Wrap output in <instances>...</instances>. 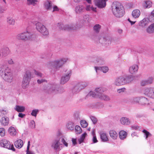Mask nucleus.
<instances>
[{"label": "nucleus", "instance_id": "f257e3e1", "mask_svg": "<svg viewBox=\"0 0 154 154\" xmlns=\"http://www.w3.org/2000/svg\"><path fill=\"white\" fill-rule=\"evenodd\" d=\"M0 75L5 81L9 83L13 82V76L11 69L7 65H2L0 67Z\"/></svg>", "mask_w": 154, "mask_h": 154}, {"label": "nucleus", "instance_id": "f03ea898", "mask_svg": "<svg viewBox=\"0 0 154 154\" xmlns=\"http://www.w3.org/2000/svg\"><path fill=\"white\" fill-rule=\"evenodd\" d=\"M0 75L5 81L9 83L13 82V76L11 69L7 65H2L0 67Z\"/></svg>", "mask_w": 154, "mask_h": 154}, {"label": "nucleus", "instance_id": "7ed1b4c3", "mask_svg": "<svg viewBox=\"0 0 154 154\" xmlns=\"http://www.w3.org/2000/svg\"><path fill=\"white\" fill-rule=\"evenodd\" d=\"M44 89L46 93L53 94H61L64 91L63 88H58L57 85L54 82L48 83L45 87Z\"/></svg>", "mask_w": 154, "mask_h": 154}, {"label": "nucleus", "instance_id": "20e7f679", "mask_svg": "<svg viewBox=\"0 0 154 154\" xmlns=\"http://www.w3.org/2000/svg\"><path fill=\"white\" fill-rule=\"evenodd\" d=\"M111 8L113 14L117 17H122L124 14L123 7L119 2H113L111 5Z\"/></svg>", "mask_w": 154, "mask_h": 154}, {"label": "nucleus", "instance_id": "39448f33", "mask_svg": "<svg viewBox=\"0 0 154 154\" xmlns=\"http://www.w3.org/2000/svg\"><path fill=\"white\" fill-rule=\"evenodd\" d=\"M68 60L67 58H63L60 60L53 61L47 64V66L50 69L54 70V71H57L61 67L63 64Z\"/></svg>", "mask_w": 154, "mask_h": 154}, {"label": "nucleus", "instance_id": "423d86ee", "mask_svg": "<svg viewBox=\"0 0 154 154\" xmlns=\"http://www.w3.org/2000/svg\"><path fill=\"white\" fill-rule=\"evenodd\" d=\"M151 98L154 99V88L146 87L145 88V104H149Z\"/></svg>", "mask_w": 154, "mask_h": 154}, {"label": "nucleus", "instance_id": "0eeeda50", "mask_svg": "<svg viewBox=\"0 0 154 154\" xmlns=\"http://www.w3.org/2000/svg\"><path fill=\"white\" fill-rule=\"evenodd\" d=\"M61 141L64 145L67 147L68 144L66 142L63 137H60L59 139H56L54 140L52 143L51 147L55 150H60L61 149L60 147V141Z\"/></svg>", "mask_w": 154, "mask_h": 154}, {"label": "nucleus", "instance_id": "6e6552de", "mask_svg": "<svg viewBox=\"0 0 154 154\" xmlns=\"http://www.w3.org/2000/svg\"><path fill=\"white\" fill-rule=\"evenodd\" d=\"M88 83L85 82H79L76 84L72 88V92L74 94L78 93L88 86Z\"/></svg>", "mask_w": 154, "mask_h": 154}, {"label": "nucleus", "instance_id": "1a4fd4ad", "mask_svg": "<svg viewBox=\"0 0 154 154\" xmlns=\"http://www.w3.org/2000/svg\"><path fill=\"white\" fill-rule=\"evenodd\" d=\"M34 37V35L28 31L19 34L17 36L18 39L25 41L28 40H32Z\"/></svg>", "mask_w": 154, "mask_h": 154}, {"label": "nucleus", "instance_id": "9d476101", "mask_svg": "<svg viewBox=\"0 0 154 154\" xmlns=\"http://www.w3.org/2000/svg\"><path fill=\"white\" fill-rule=\"evenodd\" d=\"M35 25L37 30L43 36H47L48 35L49 32L48 30L43 24L38 22Z\"/></svg>", "mask_w": 154, "mask_h": 154}, {"label": "nucleus", "instance_id": "9b49d317", "mask_svg": "<svg viewBox=\"0 0 154 154\" xmlns=\"http://www.w3.org/2000/svg\"><path fill=\"white\" fill-rule=\"evenodd\" d=\"M104 89L102 87L97 88L95 89V92L91 91L88 94L87 96H91L92 97L98 98L104 92Z\"/></svg>", "mask_w": 154, "mask_h": 154}, {"label": "nucleus", "instance_id": "f8f14e48", "mask_svg": "<svg viewBox=\"0 0 154 154\" xmlns=\"http://www.w3.org/2000/svg\"><path fill=\"white\" fill-rule=\"evenodd\" d=\"M71 71L70 70H67L61 77L60 83L61 84L66 83L70 79L71 75Z\"/></svg>", "mask_w": 154, "mask_h": 154}, {"label": "nucleus", "instance_id": "ddd939ff", "mask_svg": "<svg viewBox=\"0 0 154 154\" xmlns=\"http://www.w3.org/2000/svg\"><path fill=\"white\" fill-rule=\"evenodd\" d=\"M0 144L3 147L11 150L14 151H15V149L13 145H11L9 141L6 140L4 139L1 140Z\"/></svg>", "mask_w": 154, "mask_h": 154}, {"label": "nucleus", "instance_id": "4468645a", "mask_svg": "<svg viewBox=\"0 0 154 154\" xmlns=\"http://www.w3.org/2000/svg\"><path fill=\"white\" fill-rule=\"evenodd\" d=\"M114 84L115 85L118 86L125 85V77L121 76L116 78Z\"/></svg>", "mask_w": 154, "mask_h": 154}, {"label": "nucleus", "instance_id": "2eb2a0df", "mask_svg": "<svg viewBox=\"0 0 154 154\" xmlns=\"http://www.w3.org/2000/svg\"><path fill=\"white\" fill-rule=\"evenodd\" d=\"M58 25H59L60 26L59 28L60 29H64L65 30H75L76 29V27L75 25L73 24H70L69 25H67L63 26V25L62 24L58 23Z\"/></svg>", "mask_w": 154, "mask_h": 154}, {"label": "nucleus", "instance_id": "dca6fc26", "mask_svg": "<svg viewBox=\"0 0 154 154\" xmlns=\"http://www.w3.org/2000/svg\"><path fill=\"white\" fill-rule=\"evenodd\" d=\"M94 2L96 6L100 8H105L106 5L105 0H94Z\"/></svg>", "mask_w": 154, "mask_h": 154}, {"label": "nucleus", "instance_id": "f3484780", "mask_svg": "<svg viewBox=\"0 0 154 154\" xmlns=\"http://www.w3.org/2000/svg\"><path fill=\"white\" fill-rule=\"evenodd\" d=\"M85 7L82 5H77L75 8V12L77 14H80L85 12Z\"/></svg>", "mask_w": 154, "mask_h": 154}, {"label": "nucleus", "instance_id": "a211bd4d", "mask_svg": "<svg viewBox=\"0 0 154 154\" xmlns=\"http://www.w3.org/2000/svg\"><path fill=\"white\" fill-rule=\"evenodd\" d=\"M92 61L98 65H102L104 63V60L101 57L97 56H94L93 58Z\"/></svg>", "mask_w": 154, "mask_h": 154}, {"label": "nucleus", "instance_id": "6ab92c4d", "mask_svg": "<svg viewBox=\"0 0 154 154\" xmlns=\"http://www.w3.org/2000/svg\"><path fill=\"white\" fill-rule=\"evenodd\" d=\"M103 44L106 46L109 45L113 41L112 38L109 36H106L103 38Z\"/></svg>", "mask_w": 154, "mask_h": 154}, {"label": "nucleus", "instance_id": "aec40b11", "mask_svg": "<svg viewBox=\"0 0 154 154\" xmlns=\"http://www.w3.org/2000/svg\"><path fill=\"white\" fill-rule=\"evenodd\" d=\"M75 124L74 122L72 121H70L67 122L66 124V126L68 130L72 131L75 128Z\"/></svg>", "mask_w": 154, "mask_h": 154}, {"label": "nucleus", "instance_id": "412c9836", "mask_svg": "<svg viewBox=\"0 0 154 154\" xmlns=\"http://www.w3.org/2000/svg\"><path fill=\"white\" fill-rule=\"evenodd\" d=\"M96 72L97 73L98 71H101L104 73H106L109 70L108 67L107 66H95L94 67Z\"/></svg>", "mask_w": 154, "mask_h": 154}, {"label": "nucleus", "instance_id": "4be33fe9", "mask_svg": "<svg viewBox=\"0 0 154 154\" xmlns=\"http://www.w3.org/2000/svg\"><path fill=\"white\" fill-rule=\"evenodd\" d=\"M44 7L47 10H51L52 8V4L51 1L48 0L44 2Z\"/></svg>", "mask_w": 154, "mask_h": 154}, {"label": "nucleus", "instance_id": "5701e85b", "mask_svg": "<svg viewBox=\"0 0 154 154\" xmlns=\"http://www.w3.org/2000/svg\"><path fill=\"white\" fill-rule=\"evenodd\" d=\"M138 67L137 65H134L130 67L129 71L131 74L136 73L138 70Z\"/></svg>", "mask_w": 154, "mask_h": 154}, {"label": "nucleus", "instance_id": "b1692460", "mask_svg": "<svg viewBox=\"0 0 154 154\" xmlns=\"http://www.w3.org/2000/svg\"><path fill=\"white\" fill-rule=\"evenodd\" d=\"M121 123L124 125H128L130 124V121L129 118L126 117H123L120 119Z\"/></svg>", "mask_w": 154, "mask_h": 154}, {"label": "nucleus", "instance_id": "393cba45", "mask_svg": "<svg viewBox=\"0 0 154 154\" xmlns=\"http://www.w3.org/2000/svg\"><path fill=\"white\" fill-rule=\"evenodd\" d=\"M30 80L26 78H23L22 83V87L24 89H26L28 86Z\"/></svg>", "mask_w": 154, "mask_h": 154}, {"label": "nucleus", "instance_id": "a878e982", "mask_svg": "<svg viewBox=\"0 0 154 154\" xmlns=\"http://www.w3.org/2000/svg\"><path fill=\"white\" fill-rule=\"evenodd\" d=\"M132 101L134 103H138L139 104L143 105V103H142V101H143V97H135L132 99Z\"/></svg>", "mask_w": 154, "mask_h": 154}, {"label": "nucleus", "instance_id": "bb28decb", "mask_svg": "<svg viewBox=\"0 0 154 154\" xmlns=\"http://www.w3.org/2000/svg\"><path fill=\"white\" fill-rule=\"evenodd\" d=\"M109 134L110 137L113 140L117 139L118 137V134L117 132L114 130H110L109 131Z\"/></svg>", "mask_w": 154, "mask_h": 154}, {"label": "nucleus", "instance_id": "cd10ccee", "mask_svg": "<svg viewBox=\"0 0 154 154\" xmlns=\"http://www.w3.org/2000/svg\"><path fill=\"white\" fill-rule=\"evenodd\" d=\"M14 144L16 147L20 149L23 146V142L21 140L19 139L15 142Z\"/></svg>", "mask_w": 154, "mask_h": 154}, {"label": "nucleus", "instance_id": "c85d7f7f", "mask_svg": "<svg viewBox=\"0 0 154 154\" xmlns=\"http://www.w3.org/2000/svg\"><path fill=\"white\" fill-rule=\"evenodd\" d=\"M8 132L12 136H16L17 134L15 128L12 127H11L9 128Z\"/></svg>", "mask_w": 154, "mask_h": 154}, {"label": "nucleus", "instance_id": "c756f323", "mask_svg": "<svg viewBox=\"0 0 154 154\" xmlns=\"http://www.w3.org/2000/svg\"><path fill=\"white\" fill-rule=\"evenodd\" d=\"M9 119L8 117H2L1 120V122L2 125L4 126L7 125L9 123Z\"/></svg>", "mask_w": 154, "mask_h": 154}, {"label": "nucleus", "instance_id": "7c9ffc66", "mask_svg": "<svg viewBox=\"0 0 154 154\" xmlns=\"http://www.w3.org/2000/svg\"><path fill=\"white\" fill-rule=\"evenodd\" d=\"M38 2V0H27V4L28 5L35 6L37 5Z\"/></svg>", "mask_w": 154, "mask_h": 154}, {"label": "nucleus", "instance_id": "2f4dec72", "mask_svg": "<svg viewBox=\"0 0 154 154\" xmlns=\"http://www.w3.org/2000/svg\"><path fill=\"white\" fill-rule=\"evenodd\" d=\"M147 32L150 34L154 33V23L151 24L146 29Z\"/></svg>", "mask_w": 154, "mask_h": 154}, {"label": "nucleus", "instance_id": "473e14b6", "mask_svg": "<svg viewBox=\"0 0 154 154\" xmlns=\"http://www.w3.org/2000/svg\"><path fill=\"white\" fill-rule=\"evenodd\" d=\"M132 15L134 18H137L140 15V11L138 9L132 11Z\"/></svg>", "mask_w": 154, "mask_h": 154}, {"label": "nucleus", "instance_id": "72a5a7b5", "mask_svg": "<svg viewBox=\"0 0 154 154\" xmlns=\"http://www.w3.org/2000/svg\"><path fill=\"white\" fill-rule=\"evenodd\" d=\"M153 77L150 76L147 78L145 80V85H149L152 84L153 82Z\"/></svg>", "mask_w": 154, "mask_h": 154}, {"label": "nucleus", "instance_id": "f704fd0d", "mask_svg": "<svg viewBox=\"0 0 154 154\" xmlns=\"http://www.w3.org/2000/svg\"><path fill=\"white\" fill-rule=\"evenodd\" d=\"M7 23L10 25H14L15 24V19L11 16L8 17L7 18Z\"/></svg>", "mask_w": 154, "mask_h": 154}, {"label": "nucleus", "instance_id": "c9c22d12", "mask_svg": "<svg viewBox=\"0 0 154 154\" xmlns=\"http://www.w3.org/2000/svg\"><path fill=\"white\" fill-rule=\"evenodd\" d=\"M127 136V133L126 131H122L120 132L119 137L121 139L124 140L125 139Z\"/></svg>", "mask_w": 154, "mask_h": 154}, {"label": "nucleus", "instance_id": "e433bc0d", "mask_svg": "<svg viewBox=\"0 0 154 154\" xmlns=\"http://www.w3.org/2000/svg\"><path fill=\"white\" fill-rule=\"evenodd\" d=\"M100 137L103 141L106 142L108 140V139L106 133H100Z\"/></svg>", "mask_w": 154, "mask_h": 154}, {"label": "nucleus", "instance_id": "4c0bfd02", "mask_svg": "<svg viewBox=\"0 0 154 154\" xmlns=\"http://www.w3.org/2000/svg\"><path fill=\"white\" fill-rule=\"evenodd\" d=\"M14 109L18 112H22L25 111V108L23 106L16 105Z\"/></svg>", "mask_w": 154, "mask_h": 154}, {"label": "nucleus", "instance_id": "58836bf2", "mask_svg": "<svg viewBox=\"0 0 154 154\" xmlns=\"http://www.w3.org/2000/svg\"><path fill=\"white\" fill-rule=\"evenodd\" d=\"M147 19L150 22H154V10L151 12Z\"/></svg>", "mask_w": 154, "mask_h": 154}, {"label": "nucleus", "instance_id": "ea45409f", "mask_svg": "<svg viewBox=\"0 0 154 154\" xmlns=\"http://www.w3.org/2000/svg\"><path fill=\"white\" fill-rule=\"evenodd\" d=\"M8 112V110L5 108H2L0 109V116H3L6 115Z\"/></svg>", "mask_w": 154, "mask_h": 154}, {"label": "nucleus", "instance_id": "a19ab883", "mask_svg": "<svg viewBox=\"0 0 154 154\" xmlns=\"http://www.w3.org/2000/svg\"><path fill=\"white\" fill-rule=\"evenodd\" d=\"M152 136V134L149 132L145 130V139L148 140L149 142L150 141V139Z\"/></svg>", "mask_w": 154, "mask_h": 154}, {"label": "nucleus", "instance_id": "79ce46f5", "mask_svg": "<svg viewBox=\"0 0 154 154\" xmlns=\"http://www.w3.org/2000/svg\"><path fill=\"white\" fill-rule=\"evenodd\" d=\"M144 19H143L142 20L140 21L139 23V26L138 27V28L139 29L143 30L144 29Z\"/></svg>", "mask_w": 154, "mask_h": 154}, {"label": "nucleus", "instance_id": "37998d69", "mask_svg": "<svg viewBox=\"0 0 154 154\" xmlns=\"http://www.w3.org/2000/svg\"><path fill=\"white\" fill-rule=\"evenodd\" d=\"M9 48L7 47H5L2 49V53L3 56H6L7 54L9 53Z\"/></svg>", "mask_w": 154, "mask_h": 154}, {"label": "nucleus", "instance_id": "c03bdc74", "mask_svg": "<svg viewBox=\"0 0 154 154\" xmlns=\"http://www.w3.org/2000/svg\"><path fill=\"white\" fill-rule=\"evenodd\" d=\"M133 79L134 77L132 76L125 77V84L131 82Z\"/></svg>", "mask_w": 154, "mask_h": 154}, {"label": "nucleus", "instance_id": "a18cd8bd", "mask_svg": "<svg viewBox=\"0 0 154 154\" xmlns=\"http://www.w3.org/2000/svg\"><path fill=\"white\" fill-rule=\"evenodd\" d=\"M87 135V133L85 132L83 133L81 136L78 139L79 144H81L84 141V140Z\"/></svg>", "mask_w": 154, "mask_h": 154}, {"label": "nucleus", "instance_id": "49530a36", "mask_svg": "<svg viewBox=\"0 0 154 154\" xmlns=\"http://www.w3.org/2000/svg\"><path fill=\"white\" fill-rule=\"evenodd\" d=\"M98 98L101 100L105 101H108L110 100V98L108 96L103 94Z\"/></svg>", "mask_w": 154, "mask_h": 154}, {"label": "nucleus", "instance_id": "de8ad7c7", "mask_svg": "<svg viewBox=\"0 0 154 154\" xmlns=\"http://www.w3.org/2000/svg\"><path fill=\"white\" fill-rule=\"evenodd\" d=\"M152 3L149 0L146 1L145 2V8H149L152 7Z\"/></svg>", "mask_w": 154, "mask_h": 154}, {"label": "nucleus", "instance_id": "09e8293b", "mask_svg": "<svg viewBox=\"0 0 154 154\" xmlns=\"http://www.w3.org/2000/svg\"><path fill=\"white\" fill-rule=\"evenodd\" d=\"M24 78H26L30 80L31 78V74L30 72L29 71H27L26 72Z\"/></svg>", "mask_w": 154, "mask_h": 154}, {"label": "nucleus", "instance_id": "8fccbe9b", "mask_svg": "<svg viewBox=\"0 0 154 154\" xmlns=\"http://www.w3.org/2000/svg\"><path fill=\"white\" fill-rule=\"evenodd\" d=\"M75 130L77 134H80L82 132V130L81 127L78 125H75Z\"/></svg>", "mask_w": 154, "mask_h": 154}, {"label": "nucleus", "instance_id": "3c124183", "mask_svg": "<svg viewBox=\"0 0 154 154\" xmlns=\"http://www.w3.org/2000/svg\"><path fill=\"white\" fill-rule=\"evenodd\" d=\"M74 117L75 122H78L80 120L79 114L78 112L75 113L74 114Z\"/></svg>", "mask_w": 154, "mask_h": 154}, {"label": "nucleus", "instance_id": "603ef678", "mask_svg": "<svg viewBox=\"0 0 154 154\" xmlns=\"http://www.w3.org/2000/svg\"><path fill=\"white\" fill-rule=\"evenodd\" d=\"M80 123L82 127L83 128H86L88 125L87 122L85 120H81Z\"/></svg>", "mask_w": 154, "mask_h": 154}, {"label": "nucleus", "instance_id": "864d4df0", "mask_svg": "<svg viewBox=\"0 0 154 154\" xmlns=\"http://www.w3.org/2000/svg\"><path fill=\"white\" fill-rule=\"evenodd\" d=\"M131 128L133 130L140 131L141 129V127L136 125H133L131 126Z\"/></svg>", "mask_w": 154, "mask_h": 154}, {"label": "nucleus", "instance_id": "5fc2aeb1", "mask_svg": "<svg viewBox=\"0 0 154 154\" xmlns=\"http://www.w3.org/2000/svg\"><path fill=\"white\" fill-rule=\"evenodd\" d=\"M38 112L39 110L38 109H35L33 110L31 113V115L33 116L36 117Z\"/></svg>", "mask_w": 154, "mask_h": 154}, {"label": "nucleus", "instance_id": "6e6d98bb", "mask_svg": "<svg viewBox=\"0 0 154 154\" xmlns=\"http://www.w3.org/2000/svg\"><path fill=\"white\" fill-rule=\"evenodd\" d=\"M100 26L99 24H96L94 27V30L96 32H98L99 31Z\"/></svg>", "mask_w": 154, "mask_h": 154}, {"label": "nucleus", "instance_id": "4d7b16f0", "mask_svg": "<svg viewBox=\"0 0 154 154\" xmlns=\"http://www.w3.org/2000/svg\"><path fill=\"white\" fill-rule=\"evenodd\" d=\"M35 123L33 120H32L30 123L29 127L32 129H34L35 128Z\"/></svg>", "mask_w": 154, "mask_h": 154}, {"label": "nucleus", "instance_id": "13d9d810", "mask_svg": "<svg viewBox=\"0 0 154 154\" xmlns=\"http://www.w3.org/2000/svg\"><path fill=\"white\" fill-rule=\"evenodd\" d=\"M92 134L93 136L92 139V140L94 143H95L97 142L98 141L95 135V133L94 132H92Z\"/></svg>", "mask_w": 154, "mask_h": 154}, {"label": "nucleus", "instance_id": "bf43d9fd", "mask_svg": "<svg viewBox=\"0 0 154 154\" xmlns=\"http://www.w3.org/2000/svg\"><path fill=\"white\" fill-rule=\"evenodd\" d=\"M34 73L38 77H41L42 76V74L41 73L38 71H36L35 70H34Z\"/></svg>", "mask_w": 154, "mask_h": 154}, {"label": "nucleus", "instance_id": "052dcab7", "mask_svg": "<svg viewBox=\"0 0 154 154\" xmlns=\"http://www.w3.org/2000/svg\"><path fill=\"white\" fill-rule=\"evenodd\" d=\"M5 135V130L2 128H0V135L2 137Z\"/></svg>", "mask_w": 154, "mask_h": 154}, {"label": "nucleus", "instance_id": "680f3d73", "mask_svg": "<svg viewBox=\"0 0 154 154\" xmlns=\"http://www.w3.org/2000/svg\"><path fill=\"white\" fill-rule=\"evenodd\" d=\"M90 119L91 121H92L93 123L95 124L97 122V119L94 116H91L90 117Z\"/></svg>", "mask_w": 154, "mask_h": 154}, {"label": "nucleus", "instance_id": "e2e57ef3", "mask_svg": "<svg viewBox=\"0 0 154 154\" xmlns=\"http://www.w3.org/2000/svg\"><path fill=\"white\" fill-rule=\"evenodd\" d=\"M83 20L85 22H89V16L88 15H85L83 17Z\"/></svg>", "mask_w": 154, "mask_h": 154}, {"label": "nucleus", "instance_id": "0e129e2a", "mask_svg": "<svg viewBox=\"0 0 154 154\" xmlns=\"http://www.w3.org/2000/svg\"><path fill=\"white\" fill-rule=\"evenodd\" d=\"M125 90V88H122L119 89L117 90V92L119 93H120L121 92H124Z\"/></svg>", "mask_w": 154, "mask_h": 154}, {"label": "nucleus", "instance_id": "69168bd1", "mask_svg": "<svg viewBox=\"0 0 154 154\" xmlns=\"http://www.w3.org/2000/svg\"><path fill=\"white\" fill-rule=\"evenodd\" d=\"M46 81V80L43 79H38L37 80V82L38 84H41L42 83H43V82H45Z\"/></svg>", "mask_w": 154, "mask_h": 154}, {"label": "nucleus", "instance_id": "338daca9", "mask_svg": "<svg viewBox=\"0 0 154 154\" xmlns=\"http://www.w3.org/2000/svg\"><path fill=\"white\" fill-rule=\"evenodd\" d=\"M53 12L55 11H59V8L58 7L54 5L53 7Z\"/></svg>", "mask_w": 154, "mask_h": 154}, {"label": "nucleus", "instance_id": "774afa93", "mask_svg": "<svg viewBox=\"0 0 154 154\" xmlns=\"http://www.w3.org/2000/svg\"><path fill=\"white\" fill-rule=\"evenodd\" d=\"M91 7L90 5H87L85 7V10L87 11H89L91 10Z\"/></svg>", "mask_w": 154, "mask_h": 154}]
</instances>
